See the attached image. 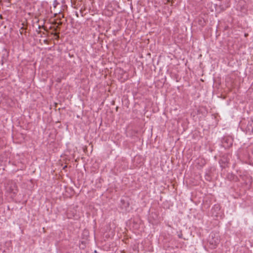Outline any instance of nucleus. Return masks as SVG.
Wrapping results in <instances>:
<instances>
[{
  "label": "nucleus",
  "instance_id": "f257e3e1",
  "mask_svg": "<svg viewBox=\"0 0 253 253\" xmlns=\"http://www.w3.org/2000/svg\"><path fill=\"white\" fill-rule=\"evenodd\" d=\"M233 143V138L231 136H227L224 138L222 141V146L225 148H229L232 146Z\"/></svg>",
  "mask_w": 253,
  "mask_h": 253
},
{
  "label": "nucleus",
  "instance_id": "f03ea898",
  "mask_svg": "<svg viewBox=\"0 0 253 253\" xmlns=\"http://www.w3.org/2000/svg\"><path fill=\"white\" fill-rule=\"evenodd\" d=\"M44 42L46 43H47V41L46 40H44Z\"/></svg>",
  "mask_w": 253,
  "mask_h": 253
},
{
  "label": "nucleus",
  "instance_id": "7ed1b4c3",
  "mask_svg": "<svg viewBox=\"0 0 253 253\" xmlns=\"http://www.w3.org/2000/svg\"><path fill=\"white\" fill-rule=\"evenodd\" d=\"M8 0L9 1L10 0Z\"/></svg>",
  "mask_w": 253,
  "mask_h": 253
}]
</instances>
